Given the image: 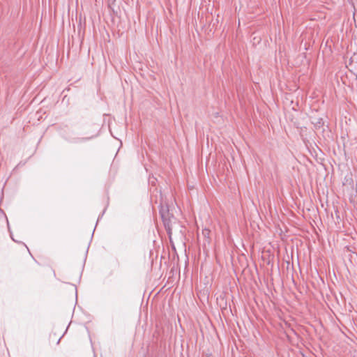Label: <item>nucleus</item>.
<instances>
[{
	"label": "nucleus",
	"instance_id": "obj_1",
	"mask_svg": "<svg viewBox=\"0 0 357 357\" xmlns=\"http://www.w3.org/2000/svg\"><path fill=\"white\" fill-rule=\"evenodd\" d=\"M160 215L163 225L170 238H172L173 232H181V225L178 221L174 217L173 213H170L168 206H161Z\"/></svg>",
	"mask_w": 357,
	"mask_h": 357
},
{
	"label": "nucleus",
	"instance_id": "obj_2",
	"mask_svg": "<svg viewBox=\"0 0 357 357\" xmlns=\"http://www.w3.org/2000/svg\"><path fill=\"white\" fill-rule=\"evenodd\" d=\"M96 135L79 137L74 132L68 133L66 137V139L70 143H80L93 139Z\"/></svg>",
	"mask_w": 357,
	"mask_h": 357
},
{
	"label": "nucleus",
	"instance_id": "obj_3",
	"mask_svg": "<svg viewBox=\"0 0 357 357\" xmlns=\"http://www.w3.org/2000/svg\"><path fill=\"white\" fill-rule=\"evenodd\" d=\"M312 123L314 124V127L315 129H319L324 126V122L322 118H318L314 119V121H312Z\"/></svg>",
	"mask_w": 357,
	"mask_h": 357
},
{
	"label": "nucleus",
	"instance_id": "obj_4",
	"mask_svg": "<svg viewBox=\"0 0 357 357\" xmlns=\"http://www.w3.org/2000/svg\"><path fill=\"white\" fill-rule=\"evenodd\" d=\"M50 338L52 339V341L56 345L59 344L61 340V337L59 335H56V334L51 335Z\"/></svg>",
	"mask_w": 357,
	"mask_h": 357
}]
</instances>
